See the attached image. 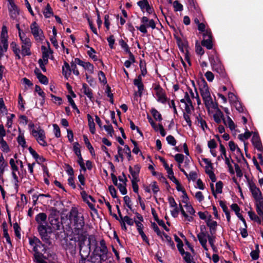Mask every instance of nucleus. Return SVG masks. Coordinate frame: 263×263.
I'll use <instances>...</instances> for the list:
<instances>
[{"mask_svg": "<svg viewBox=\"0 0 263 263\" xmlns=\"http://www.w3.org/2000/svg\"><path fill=\"white\" fill-rule=\"evenodd\" d=\"M31 135L35 138L39 145L43 147L48 146L45 130L40 126H36L33 123L28 124Z\"/></svg>", "mask_w": 263, "mask_h": 263, "instance_id": "obj_4", "label": "nucleus"}, {"mask_svg": "<svg viewBox=\"0 0 263 263\" xmlns=\"http://www.w3.org/2000/svg\"><path fill=\"white\" fill-rule=\"evenodd\" d=\"M209 60H210V62L211 63V66H213L221 62L219 58L216 55L210 56L209 57Z\"/></svg>", "mask_w": 263, "mask_h": 263, "instance_id": "obj_58", "label": "nucleus"}, {"mask_svg": "<svg viewBox=\"0 0 263 263\" xmlns=\"http://www.w3.org/2000/svg\"><path fill=\"white\" fill-rule=\"evenodd\" d=\"M141 167L139 164H136L133 167L129 166V171L132 176V180H139L138 176L140 172Z\"/></svg>", "mask_w": 263, "mask_h": 263, "instance_id": "obj_24", "label": "nucleus"}, {"mask_svg": "<svg viewBox=\"0 0 263 263\" xmlns=\"http://www.w3.org/2000/svg\"><path fill=\"white\" fill-rule=\"evenodd\" d=\"M206 224L209 228L210 234L212 235H215L218 226L217 222L212 219V216H209L208 219L206 220Z\"/></svg>", "mask_w": 263, "mask_h": 263, "instance_id": "obj_20", "label": "nucleus"}, {"mask_svg": "<svg viewBox=\"0 0 263 263\" xmlns=\"http://www.w3.org/2000/svg\"><path fill=\"white\" fill-rule=\"evenodd\" d=\"M69 220L73 227L74 233L81 236L83 234V228L84 226V219L83 216L79 213L77 208H72L69 212Z\"/></svg>", "mask_w": 263, "mask_h": 263, "instance_id": "obj_1", "label": "nucleus"}, {"mask_svg": "<svg viewBox=\"0 0 263 263\" xmlns=\"http://www.w3.org/2000/svg\"><path fill=\"white\" fill-rule=\"evenodd\" d=\"M8 29L5 25H3L0 36V41L8 42Z\"/></svg>", "mask_w": 263, "mask_h": 263, "instance_id": "obj_38", "label": "nucleus"}, {"mask_svg": "<svg viewBox=\"0 0 263 263\" xmlns=\"http://www.w3.org/2000/svg\"><path fill=\"white\" fill-rule=\"evenodd\" d=\"M17 141L20 145L23 147H26V142L23 133H20L17 138Z\"/></svg>", "mask_w": 263, "mask_h": 263, "instance_id": "obj_46", "label": "nucleus"}, {"mask_svg": "<svg viewBox=\"0 0 263 263\" xmlns=\"http://www.w3.org/2000/svg\"><path fill=\"white\" fill-rule=\"evenodd\" d=\"M229 146L231 151L234 152L236 151L237 153L240 154V155H242L240 148L238 147V146L236 144H235V143L233 141H230L229 143Z\"/></svg>", "mask_w": 263, "mask_h": 263, "instance_id": "obj_51", "label": "nucleus"}, {"mask_svg": "<svg viewBox=\"0 0 263 263\" xmlns=\"http://www.w3.org/2000/svg\"><path fill=\"white\" fill-rule=\"evenodd\" d=\"M151 113L153 117L156 120L161 121L162 120L161 115L160 112L156 110L155 108H152L151 109Z\"/></svg>", "mask_w": 263, "mask_h": 263, "instance_id": "obj_56", "label": "nucleus"}, {"mask_svg": "<svg viewBox=\"0 0 263 263\" xmlns=\"http://www.w3.org/2000/svg\"><path fill=\"white\" fill-rule=\"evenodd\" d=\"M223 123L227 127H229L231 130L232 131L235 129V124L229 116H227L226 118L223 119Z\"/></svg>", "mask_w": 263, "mask_h": 263, "instance_id": "obj_32", "label": "nucleus"}, {"mask_svg": "<svg viewBox=\"0 0 263 263\" xmlns=\"http://www.w3.org/2000/svg\"><path fill=\"white\" fill-rule=\"evenodd\" d=\"M82 67L87 70L90 74H92L94 71V66L88 62H85Z\"/></svg>", "mask_w": 263, "mask_h": 263, "instance_id": "obj_50", "label": "nucleus"}, {"mask_svg": "<svg viewBox=\"0 0 263 263\" xmlns=\"http://www.w3.org/2000/svg\"><path fill=\"white\" fill-rule=\"evenodd\" d=\"M31 33L37 42H42L44 40L45 36L42 30L36 22L31 23L30 26Z\"/></svg>", "mask_w": 263, "mask_h": 263, "instance_id": "obj_7", "label": "nucleus"}, {"mask_svg": "<svg viewBox=\"0 0 263 263\" xmlns=\"http://www.w3.org/2000/svg\"><path fill=\"white\" fill-rule=\"evenodd\" d=\"M21 41V52L23 57L30 56L32 52L31 48L32 47V42L29 37H27L20 40Z\"/></svg>", "mask_w": 263, "mask_h": 263, "instance_id": "obj_6", "label": "nucleus"}, {"mask_svg": "<svg viewBox=\"0 0 263 263\" xmlns=\"http://www.w3.org/2000/svg\"><path fill=\"white\" fill-rule=\"evenodd\" d=\"M118 154L120 158L121 161H123L124 160V154L126 156V157L128 160H130L132 157L130 149L127 145L124 146V148L120 146H118Z\"/></svg>", "mask_w": 263, "mask_h": 263, "instance_id": "obj_14", "label": "nucleus"}, {"mask_svg": "<svg viewBox=\"0 0 263 263\" xmlns=\"http://www.w3.org/2000/svg\"><path fill=\"white\" fill-rule=\"evenodd\" d=\"M141 23L145 24L147 27H151L152 29H155L156 24L153 20H149L146 16H143L141 19Z\"/></svg>", "mask_w": 263, "mask_h": 263, "instance_id": "obj_33", "label": "nucleus"}, {"mask_svg": "<svg viewBox=\"0 0 263 263\" xmlns=\"http://www.w3.org/2000/svg\"><path fill=\"white\" fill-rule=\"evenodd\" d=\"M35 220L37 223V231L41 239L46 242L49 241L48 231L51 229L47 221V215L45 213H40L35 216Z\"/></svg>", "mask_w": 263, "mask_h": 263, "instance_id": "obj_2", "label": "nucleus"}, {"mask_svg": "<svg viewBox=\"0 0 263 263\" xmlns=\"http://www.w3.org/2000/svg\"><path fill=\"white\" fill-rule=\"evenodd\" d=\"M95 246L96 248L94 250V253L100 257V261L105 260L106 259L108 249L104 240L102 239L100 241V247Z\"/></svg>", "mask_w": 263, "mask_h": 263, "instance_id": "obj_8", "label": "nucleus"}, {"mask_svg": "<svg viewBox=\"0 0 263 263\" xmlns=\"http://www.w3.org/2000/svg\"><path fill=\"white\" fill-rule=\"evenodd\" d=\"M0 149L6 153L10 151L9 146L4 139H0Z\"/></svg>", "mask_w": 263, "mask_h": 263, "instance_id": "obj_43", "label": "nucleus"}, {"mask_svg": "<svg viewBox=\"0 0 263 263\" xmlns=\"http://www.w3.org/2000/svg\"><path fill=\"white\" fill-rule=\"evenodd\" d=\"M83 92L91 100L93 99L92 91L91 88L85 83L83 84L82 89Z\"/></svg>", "mask_w": 263, "mask_h": 263, "instance_id": "obj_34", "label": "nucleus"}, {"mask_svg": "<svg viewBox=\"0 0 263 263\" xmlns=\"http://www.w3.org/2000/svg\"><path fill=\"white\" fill-rule=\"evenodd\" d=\"M181 255L187 263H195L193 261V257L190 253L184 251Z\"/></svg>", "mask_w": 263, "mask_h": 263, "instance_id": "obj_49", "label": "nucleus"}, {"mask_svg": "<svg viewBox=\"0 0 263 263\" xmlns=\"http://www.w3.org/2000/svg\"><path fill=\"white\" fill-rule=\"evenodd\" d=\"M9 164L11 167V175L13 178V182L15 185H18L19 179L18 175L23 178L21 172L18 171V167L13 158H11L9 160Z\"/></svg>", "mask_w": 263, "mask_h": 263, "instance_id": "obj_9", "label": "nucleus"}, {"mask_svg": "<svg viewBox=\"0 0 263 263\" xmlns=\"http://www.w3.org/2000/svg\"><path fill=\"white\" fill-rule=\"evenodd\" d=\"M87 117L88 119L89 130L92 134H94L96 132V128L93 119L89 114H87Z\"/></svg>", "mask_w": 263, "mask_h": 263, "instance_id": "obj_36", "label": "nucleus"}, {"mask_svg": "<svg viewBox=\"0 0 263 263\" xmlns=\"http://www.w3.org/2000/svg\"><path fill=\"white\" fill-rule=\"evenodd\" d=\"M48 220L49 221L50 224L53 228L56 230L60 229V224L58 218H55L53 216H49L48 217Z\"/></svg>", "mask_w": 263, "mask_h": 263, "instance_id": "obj_35", "label": "nucleus"}, {"mask_svg": "<svg viewBox=\"0 0 263 263\" xmlns=\"http://www.w3.org/2000/svg\"><path fill=\"white\" fill-rule=\"evenodd\" d=\"M256 212L260 216L263 217V197L255 199Z\"/></svg>", "mask_w": 263, "mask_h": 263, "instance_id": "obj_25", "label": "nucleus"}, {"mask_svg": "<svg viewBox=\"0 0 263 263\" xmlns=\"http://www.w3.org/2000/svg\"><path fill=\"white\" fill-rule=\"evenodd\" d=\"M80 246V254L81 257H87L90 252L91 246H96L97 241L93 236L87 237V235H81L78 237Z\"/></svg>", "mask_w": 263, "mask_h": 263, "instance_id": "obj_3", "label": "nucleus"}, {"mask_svg": "<svg viewBox=\"0 0 263 263\" xmlns=\"http://www.w3.org/2000/svg\"><path fill=\"white\" fill-rule=\"evenodd\" d=\"M8 42L0 41V59L4 56V53L7 51Z\"/></svg>", "mask_w": 263, "mask_h": 263, "instance_id": "obj_41", "label": "nucleus"}, {"mask_svg": "<svg viewBox=\"0 0 263 263\" xmlns=\"http://www.w3.org/2000/svg\"><path fill=\"white\" fill-rule=\"evenodd\" d=\"M252 133L248 130H246L244 134H241L238 135V138L242 141H245L246 140L248 139L251 136Z\"/></svg>", "mask_w": 263, "mask_h": 263, "instance_id": "obj_54", "label": "nucleus"}, {"mask_svg": "<svg viewBox=\"0 0 263 263\" xmlns=\"http://www.w3.org/2000/svg\"><path fill=\"white\" fill-rule=\"evenodd\" d=\"M71 71V70L69 65L67 62H65L62 67V72L63 74L66 79H68L70 75Z\"/></svg>", "mask_w": 263, "mask_h": 263, "instance_id": "obj_39", "label": "nucleus"}, {"mask_svg": "<svg viewBox=\"0 0 263 263\" xmlns=\"http://www.w3.org/2000/svg\"><path fill=\"white\" fill-rule=\"evenodd\" d=\"M175 11H181L183 10V6L178 1H175L173 4Z\"/></svg>", "mask_w": 263, "mask_h": 263, "instance_id": "obj_63", "label": "nucleus"}, {"mask_svg": "<svg viewBox=\"0 0 263 263\" xmlns=\"http://www.w3.org/2000/svg\"><path fill=\"white\" fill-rule=\"evenodd\" d=\"M154 90L155 92L156 100L158 102L164 104L168 101L169 99L166 97L165 90L160 85H156L154 87Z\"/></svg>", "mask_w": 263, "mask_h": 263, "instance_id": "obj_10", "label": "nucleus"}, {"mask_svg": "<svg viewBox=\"0 0 263 263\" xmlns=\"http://www.w3.org/2000/svg\"><path fill=\"white\" fill-rule=\"evenodd\" d=\"M175 39L178 47L180 51L183 54L184 60L187 62L189 65L191 66V62L190 61V54L189 50L187 41L183 37L179 36H176Z\"/></svg>", "mask_w": 263, "mask_h": 263, "instance_id": "obj_5", "label": "nucleus"}, {"mask_svg": "<svg viewBox=\"0 0 263 263\" xmlns=\"http://www.w3.org/2000/svg\"><path fill=\"white\" fill-rule=\"evenodd\" d=\"M15 235V236L18 237V238H21V228L18 224L17 223H15L13 224V226Z\"/></svg>", "mask_w": 263, "mask_h": 263, "instance_id": "obj_62", "label": "nucleus"}, {"mask_svg": "<svg viewBox=\"0 0 263 263\" xmlns=\"http://www.w3.org/2000/svg\"><path fill=\"white\" fill-rule=\"evenodd\" d=\"M205 106L208 111L210 112L213 109L217 108L218 104L215 100H213L211 96L203 99Z\"/></svg>", "mask_w": 263, "mask_h": 263, "instance_id": "obj_15", "label": "nucleus"}, {"mask_svg": "<svg viewBox=\"0 0 263 263\" xmlns=\"http://www.w3.org/2000/svg\"><path fill=\"white\" fill-rule=\"evenodd\" d=\"M118 213L119 214V216L121 219L122 222H124L125 223H126L127 224L130 226H132L134 224V221L129 217L125 216L124 217H122L119 209H118Z\"/></svg>", "mask_w": 263, "mask_h": 263, "instance_id": "obj_45", "label": "nucleus"}, {"mask_svg": "<svg viewBox=\"0 0 263 263\" xmlns=\"http://www.w3.org/2000/svg\"><path fill=\"white\" fill-rule=\"evenodd\" d=\"M43 254L40 253V251L34 252V260L36 263H47L46 261L43 259Z\"/></svg>", "mask_w": 263, "mask_h": 263, "instance_id": "obj_44", "label": "nucleus"}, {"mask_svg": "<svg viewBox=\"0 0 263 263\" xmlns=\"http://www.w3.org/2000/svg\"><path fill=\"white\" fill-rule=\"evenodd\" d=\"M203 39L201 42L202 46L205 47L208 49H211L213 47L212 36L211 30H208L203 34Z\"/></svg>", "mask_w": 263, "mask_h": 263, "instance_id": "obj_11", "label": "nucleus"}, {"mask_svg": "<svg viewBox=\"0 0 263 263\" xmlns=\"http://www.w3.org/2000/svg\"><path fill=\"white\" fill-rule=\"evenodd\" d=\"M140 68L141 69V76H145L147 73L146 67V63L145 61L141 60L140 62Z\"/></svg>", "mask_w": 263, "mask_h": 263, "instance_id": "obj_57", "label": "nucleus"}, {"mask_svg": "<svg viewBox=\"0 0 263 263\" xmlns=\"http://www.w3.org/2000/svg\"><path fill=\"white\" fill-rule=\"evenodd\" d=\"M151 189L154 195H156L160 191L159 186L156 181H153L151 182Z\"/></svg>", "mask_w": 263, "mask_h": 263, "instance_id": "obj_60", "label": "nucleus"}, {"mask_svg": "<svg viewBox=\"0 0 263 263\" xmlns=\"http://www.w3.org/2000/svg\"><path fill=\"white\" fill-rule=\"evenodd\" d=\"M212 67L213 70L216 71L217 73H218L221 77H226L227 75L224 69L221 62L212 66Z\"/></svg>", "mask_w": 263, "mask_h": 263, "instance_id": "obj_30", "label": "nucleus"}, {"mask_svg": "<svg viewBox=\"0 0 263 263\" xmlns=\"http://www.w3.org/2000/svg\"><path fill=\"white\" fill-rule=\"evenodd\" d=\"M178 167L180 171L183 173L189 181L192 180L194 181L197 178L198 175L196 171L193 170L191 171L189 174H187L183 168L181 167V165H179Z\"/></svg>", "mask_w": 263, "mask_h": 263, "instance_id": "obj_26", "label": "nucleus"}, {"mask_svg": "<svg viewBox=\"0 0 263 263\" xmlns=\"http://www.w3.org/2000/svg\"><path fill=\"white\" fill-rule=\"evenodd\" d=\"M162 240L167 243V245L170 246L172 249H175V243L172 240V238L170 236L167 235L165 233H163V234L160 236Z\"/></svg>", "mask_w": 263, "mask_h": 263, "instance_id": "obj_31", "label": "nucleus"}, {"mask_svg": "<svg viewBox=\"0 0 263 263\" xmlns=\"http://www.w3.org/2000/svg\"><path fill=\"white\" fill-rule=\"evenodd\" d=\"M196 119L197 124L199 126L203 131L205 132V130L208 129V127L203 117L199 115L196 116Z\"/></svg>", "mask_w": 263, "mask_h": 263, "instance_id": "obj_29", "label": "nucleus"}, {"mask_svg": "<svg viewBox=\"0 0 263 263\" xmlns=\"http://www.w3.org/2000/svg\"><path fill=\"white\" fill-rule=\"evenodd\" d=\"M43 14L45 17L47 18H49L53 15V12L52 11V9L50 7L49 4H47L46 7L43 11Z\"/></svg>", "mask_w": 263, "mask_h": 263, "instance_id": "obj_52", "label": "nucleus"}, {"mask_svg": "<svg viewBox=\"0 0 263 263\" xmlns=\"http://www.w3.org/2000/svg\"><path fill=\"white\" fill-rule=\"evenodd\" d=\"M249 187L254 199L262 197L259 189L253 181H249Z\"/></svg>", "mask_w": 263, "mask_h": 263, "instance_id": "obj_18", "label": "nucleus"}, {"mask_svg": "<svg viewBox=\"0 0 263 263\" xmlns=\"http://www.w3.org/2000/svg\"><path fill=\"white\" fill-rule=\"evenodd\" d=\"M8 2L9 3L8 10L10 17L15 19L18 15V9L14 4L13 0H8Z\"/></svg>", "mask_w": 263, "mask_h": 263, "instance_id": "obj_16", "label": "nucleus"}, {"mask_svg": "<svg viewBox=\"0 0 263 263\" xmlns=\"http://www.w3.org/2000/svg\"><path fill=\"white\" fill-rule=\"evenodd\" d=\"M199 91L202 99L211 96L210 88L205 80L200 85Z\"/></svg>", "mask_w": 263, "mask_h": 263, "instance_id": "obj_17", "label": "nucleus"}, {"mask_svg": "<svg viewBox=\"0 0 263 263\" xmlns=\"http://www.w3.org/2000/svg\"><path fill=\"white\" fill-rule=\"evenodd\" d=\"M209 234L208 233H199L197 234V238L200 243L205 250H208L207 240Z\"/></svg>", "mask_w": 263, "mask_h": 263, "instance_id": "obj_22", "label": "nucleus"}, {"mask_svg": "<svg viewBox=\"0 0 263 263\" xmlns=\"http://www.w3.org/2000/svg\"><path fill=\"white\" fill-rule=\"evenodd\" d=\"M117 186L119 189L122 195H125L127 193V190L126 189V183L123 182V183H119V184L117 185Z\"/></svg>", "mask_w": 263, "mask_h": 263, "instance_id": "obj_64", "label": "nucleus"}, {"mask_svg": "<svg viewBox=\"0 0 263 263\" xmlns=\"http://www.w3.org/2000/svg\"><path fill=\"white\" fill-rule=\"evenodd\" d=\"M259 247H258V246L257 245H256V247H255V250L252 251L250 253V256H251V258H252V259H253V260L257 259L259 258Z\"/></svg>", "mask_w": 263, "mask_h": 263, "instance_id": "obj_55", "label": "nucleus"}, {"mask_svg": "<svg viewBox=\"0 0 263 263\" xmlns=\"http://www.w3.org/2000/svg\"><path fill=\"white\" fill-rule=\"evenodd\" d=\"M184 104V109L183 112H187L188 114H192V111L194 110V107L193 105L192 102H185Z\"/></svg>", "mask_w": 263, "mask_h": 263, "instance_id": "obj_47", "label": "nucleus"}, {"mask_svg": "<svg viewBox=\"0 0 263 263\" xmlns=\"http://www.w3.org/2000/svg\"><path fill=\"white\" fill-rule=\"evenodd\" d=\"M47 44H48V48L45 46H42L41 47V49H42V52H43L42 59H44V58H45V57H46L47 60L48 61V58L49 57V55L52 53V51L49 47V42H47Z\"/></svg>", "mask_w": 263, "mask_h": 263, "instance_id": "obj_37", "label": "nucleus"}, {"mask_svg": "<svg viewBox=\"0 0 263 263\" xmlns=\"http://www.w3.org/2000/svg\"><path fill=\"white\" fill-rule=\"evenodd\" d=\"M252 143L255 148L259 152H262L263 151V147L260 141V138L258 135L254 133L252 138Z\"/></svg>", "mask_w": 263, "mask_h": 263, "instance_id": "obj_21", "label": "nucleus"}, {"mask_svg": "<svg viewBox=\"0 0 263 263\" xmlns=\"http://www.w3.org/2000/svg\"><path fill=\"white\" fill-rule=\"evenodd\" d=\"M142 79L141 75H139L134 80V84L137 87L138 91L135 92V97H141L144 91V85L142 83Z\"/></svg>", "mask_w": 263, "mask_h": 263, "instance_id": "obj_13", "label": "nucleus"}, {"mask_svg": "<svg viewBox=\"0 0 263 263\" xmlns=\"http://www.w3.org/2000/svg\"><path fill=\"white\" fill-rule=\"evenodd\" d=\"M7 166L8 164L7 162H5L4 157L2 155L0 157V176L3 175Z\"/></svg>", "mask_w": 263, "mask_h": 263, "instance_id": "obj_42", "label": "nucleus"}, {"mask_svg": "<svg viewBox=\"0 0 263 263\" xmlns=\"http://www.w3.org/2000/svg\"><path fill=\"white\" fill-rule=\"evenodd\" d=\"M83 139H84V142H85L87 148L89 149L90 154L92 155H95L94 149H93L92 146L91 145V143H90L86 135H83Z\"/></svg>", "mask_w": 263, "mask_h": 263, "instance_id": "obj_48", "label": "nucleus"}, {"mask_svg": "<svg viewBox=\"0 0 263 263\" xmlns=\"http://www.w3.org/2000/svg\"><path fill=\"white\" fill-rule=\"evenodd\" d=\"M248 215L251 220H254L259 224L261 223V221L260 218L257 215H256L254 212L249 211Z\"/></svg>", "mask_w": 263, "mask_h": 263, "instance_id": "obj_53", "label": "nucleus"}, {"mask_svg": "<svg viewBox=\"0 0 263 263\" xmlns=\"http://www.w3.org/2000/svg\"><path fill=\"white\" fill-rule=\"evenodd\" d=\"M34 73L41 83L44 85H47L48 83V78L41 72L39 69L35 68Z\"/></svg>", "mask_w": 263, "mask_h": 263, "instance_id": "obj_28", "label": "nucleus"}, {"mask_svg": "<svg viewBox=\"0 0 263 263\" xmlns=\"http://www.w3.org/2000/svg\"><path fill=\"white\" fill-rule=\"evenodd\" d=\"M228 97L229 101L231 104L238 100V97L233 92H229L228 94Z\"/></svg>", "mask_w": 263, "mask_h": 263, "instance_id": "obj_61", "label": "nucleus"}, {"mask_svg": "<svg viewBox=\"0 0 263 263\" xmlns=\"http://www.w3.org/2000/svg\"><path fill=\"white\" fill-rule=\"evenodd\" d=\"M29 243L33 247L34 252L40 251V249L43 248L42 251L45 250L44 245L41 241L36 237H33V238L29 239Z\"/></svg>", "mask_w": 263, "mask_h": 263, "instance_id": "obj_19", "label": "nucleus"}, {"mask_svg": "<svg viewBox=\"0 0 263 263\" xmlns=\"http://www.w3.org/2000/svg\"><path fill=\"white\" fill-rule=\"evenodd\" d=\"M216 189H214V185L213 183H210V187L212 192L213 195L214 197H216V194H221L222 192L223 183L222 181H218L215 185Z\"/></svg>", "mask_w": 263, "mask_h": 263, "instance_id": "obj_23", "label": "nucleus"}, {"mask_svg": "<svg viewBox=\"0 0 263 263\" xmlns=\"http://www.w3.org/2000/svg\"><path fill=\"white\" fill-rule=\"evenodd\" d=\"M137 5L143 12H146L149 14L154 12L153 7L150 6L147 0H140L137 2Z\"/></svg>", "mask_w": 263, "mask_h": 263, "instance_id": "obj_12", "label": "nucleus"}, {"mask_svg": "<svg viewBox=\"0 0 263 263\" xmlns=\"http://www.w3.org/2000/svg\"><path fill=\"white\" fill-rule=\"evenodd\" d=\"M235 107L236 109L239 112H242L244 111L243 106L242 105L241 102L238 100L234 102L232 104Z\"/></svg>", "mask_w": 263, "mask_h": 263, "instance_id": "obj_59", "label": "nucleus"}, {"mask_svg": "<svg viewBox=\"0 0 263 263\" xmlns=\"http://www.w3.org/2000/svg\"><path fill=\"white\" fill-rule=\"evenodd\" d=\"M11 47L12 48V51H13L14 53L15 54L16 57L18 59H21L20 54H21V49H20L19 47L17 45V44L15 42H12L11 44Z\"/></svg>", "mask_w": 263, "mask_h": 263, "instance_id": "obj_40", "label": "nucleus"}, {"mask_svg": "<svg viewBox=\"0 0 263 263\" xmlns=\"http://www.w3.org/2000/svg\"><path fill=\"white\" fill-rule=\"evenodd\" d=\"M213 110L216 111L215 113L213 115L214 120L216 123L219 124L224 119L223 114L218 107L217 108L213 109Z\"/></svg>", "mask_w": 263, "mask_h": 263, "instance_id": "obj_27", "label": "nucleus"}]
</instances>
